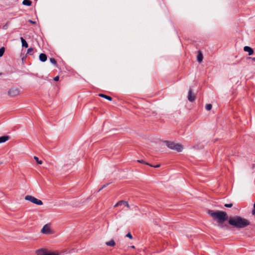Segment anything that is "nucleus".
Instances as JSON below:
<instances>
[{
  "instance_id": "f257e3e1",
  "label": "nucleus",
  "mask_w": 255,
  "mask_h": 255,
  "mask_svg": "<svg viewBox=\"0 0 255 255\" xmlns=\"http://www.w3.org/2000/svg\"><path fill=\"white\" fill-rule=\"evenodd\" d=\"M208 213L215 221H216L219 223L218 226L221 228H227V225L223 224L228 218V215L225 212L209 210L208 211Z\"/></svg>"
},
{
  "instance_id": "f03ea898",
  "label": "nucleus",
  "mask_w": 255,
  "mask_h": 255,
  "mask_svg": "<svg viewBox=\"0 0 255 255\" xmlns=\"http://www.w3.org/2000/svg\"><path fill=\"white\" fill-rule=\"evenodd\" d=\"M228 222L230 225L237 228H244L250 225L248 220L239 216L231 217Z\"/></svg>"
},
{
  "instance_id": "7ed1b4c3",
  "label": "nucleus",
  "mask_w": 255,
  "mask_h": 255,
  "mask_svg": "<svg viewBox=\"0 0 255 255\" xmlns=\"http://www.w3.org/2000/svg\"><path fill=\"white\" fill-rule=\"evenodd\" d=\"M164 143L166 146L170 149L180 152L182 150V146L181 144L176 143L173 141H165Z\"/></svg>"
},
{
  "instance_id": "20e7f679",
  "label": "nucleus",
  "mask_w": 255,
  "mask_h": 255,
  "mask_svg": "<svg viewBox=\"0 0 255 255\" xmlns=\"http://www.w3.org/2000/svg\"><path fill=\"white\" fill-rule=\"evenodd\" d=\"M25 200L29 201L35 204L38 205H43V202L40 200H39L34 197L31 195H26L24 198Z\"/></svg>"
},
{
  "instance_id": "39448f33",
  "label": "nucleus",
  "mask_w": 255,
  "mask_h": 255,
  "mask_svg": "<svg viewBox=\"0 0 255 255\" xmlns=\"http://www.w3.org/2000/svg\"><path fill=\"white\" fill-rule=\"evenodd\" d=\"M20 91L18 88L15 87L11 88L7 92L8 96L11 97H14L18 95Z\"/></svg>"
},
{
  "instance_id": "423d86ee",
  "label": "nucleus",
  "mask_w": 255,
  "mask_h": 255,
  "mask_svg": "<svg viewBox=\"0 0 255 255\" xmlns=\"http://www.w3.org/2000/svg\"><path fill=\"white\" fill-rule=\"evenodd\" d=\"M122 205L125 206L128 208H130V206L128 204V203L127 201H125L124 200H121V201H119L118 203H117L115 205L114 207H116L122 206Z\"/></svg>"
},
{
  "instance_id": "0eeeda50",
  "label": "nucleus",
  "mask_w": 255,
  "mask_h": 255,
  "mask_svg": "<svg viewBox=\"0 0 255 255\" xmlns=\"http://www.w3.org/2000/svg\"><path fill=\"white\" fill-rule=\"evenodd\" d=\"M188 99L190 102H193L195 99V96L192 93L191 89H190L188 91Z\"/></svg>"
},
{
  "instance_id": "6e6552de",
  "label": "nucleus",
  "mask_w": 255,
  "mask_h": 255,
  "mask_svg": "<svg viewBox=\"0 0 255 255\" xmlns=\"http://www.w3.org/2000/svg\"><path fill=\"white\" fill-rule=\"evenodd\" d=\"M50 232V229L47 225H45L43 226L41 229V232L45 234H49Z\"/></svg>"
},
{
  "instance_id": "1a4fd4ad",
  "label": "nucleus",
  "mask_w": 255,
  "mask_h": 255,
  "mask_svg": "<svg viewBox=\"0 0 255 255\" xmlns=\"http://www.w3.org/2000/svg\"><path fill=\"white\" fill-rule=\"evenodd\" d=\"M244 50L246 52H248L249 53V55H251L254 53L253 49L249 46H246L244 47Z\"/></svg>"
},
{
  "instance_id": "9d476101",
  "label": "nucleus",
  "mask_w": 255,
  "mask_h": 255,
  "mask_svg": "<svg viewBox=\"0 0 255 255\" xmlns=\"http://www.w3.org/2000/svg\"><path fill=\"white\" fill-rule=\"evenodd\" d=\"M37 255H47L48 253L45 250L39 249L36 251Z\"/></svg>"
},
{
  "instance_id": "9b49d317",
  "label": "nucleus",
  "mask_w": 255,
  "mask_h": 255,
  "mask_svg": "<svg viewBox=\"0 0 255 255\" xmlns=\"http://www.w3.org/2000/svg\"><path fill=\"white\" fill-rule=\"evenodd\" d=\"M9 136L8 135H4L0 137V143L4 142L9 139Z\"/></svg>"
},
{
  "instance_id": "f8f14e48",
  "label": "nucleus",
  "mask_w": 255,
  "mask_h": 255,
  "mask_svg": "<svg viewBox=\"0 0 255 255\" xmlns=\"http://www.w3.org/2000/svg\"><path fill=\"white\" fill-rule=\"evenodd\" d=\"M39 59L41 62H45L47 60V56L45 54L41 53L39 55Z\"/></svg>"
},
{
  "instance_id": "ddd939ff",
  "label": "nucleus",
  "mask_w": 255,
  "mask_h": 255,
  "mask_svg": "<svg viewBox=\"0 0 255 255\" xmlns=\"http://www.w3.org/2000/svg\"><path fill=\"white\" fill-rule=\"evenodd\" d=\"M203 56L202 52L201 51H199L198 55H197V61L199 63H201L203 61Z\"/></svg>"
},
{
  "instance_id": "4468645a",
  "label": "nucleus",
  "mask_w": 255,
  "mask_h": 255,
  "mask_svg": "<svg viewBox=\"0 0 255 255\" xmlns=\"http://www.w3.org/2000/svg\"><path fill=\"white\" fill-rule=\"evenodd\" d=\"M20 40H21V41L22 46L23 47H25V48L28 47V45L27 42L26 41V40L23 38H22V37L20 38Z\"/></svg>"
},
{
  "instance_id": "2eb2a0df",
  "label": "nucleus",
  "mask_w": 255,
  "mask_h": 255,
  "mask_svg": "<svg viewBox=\"0 0 255 255\" xmlns=\"http://www.w3.org/2000/svg\"><path fill=\"white\" fill-rule=\"evenodd\" d=\"M99 96L100 97H101L105 98V99H107L108 100H109V101H112V98L111 97H110V96H108V95H104L103 94H100L99 95Z\"/></svg>"
},
{
  "instance_id": "dca6fc26",
  "label": "nucleus",
  "mask_w": 255,
  "mask_h": 255,
  "mask_svg": "<svg viewBox=\"0 0 255 255\" xmlns=\"http://www.w3.org/2000/svg\"><path fill=\"white\" fill-rule=\"evenodd\" d=\"M106 244L108 246L113 247L116 244L114 240H111L110 241L106 242Z\"/></svg>"
},
{
  "instance_id": "f3484780",
  "label": "nucleus",
  "mask_w": 255,
  "mask_h": 255,
  "mask_svg": "<svg viewBox=\"0 0 255 255\" xmlns=\"http://www.w3.org/2000/svg\"><path fill=\"white\" fill-rule=\"evenodd\" d=\"M22 4L23 5H27V6H30L31 4V1L29 0H24L22 1Z\"/></svg>"
},
{
  "instance_id": "a211bd4d",
  "label": "nucleus",
  "mask_w": 255,
  "mask_h": 255,
  "mask_svg": "<svg viewBox=\"0 0 255 255\" xmlns=\"http://www.w3.org/2000/svg\"><path fill=\"white\" fill-rule=\"evenodd\" d=\"M137 162H139V163H140L145 164L149 165L150 166H152V165H151V164H149V163H148L147 162H146L143 160H138Z\"/></svg>"
},
{
  "instance_id": "6ab92c4d",
  "label": "nucleus",
  "mask_w": 255,
  "mask_h": 255,
  "mask_svg": "<svg viewBox=\"0 0 255 255\" xmlns=\"http://www.w3.org/2000/svg\"><path fill=\"white\" fill-rule=\"evenodd\" d=\"M212 108V105L210 104H207L205 106V109L207 111H210Z\"/></svg>"
},
{
  "instance_id": "aec40b11",
  "label": "nucleus",
  "mask_w": 255,
  "mask_h": 255,
  "mask_svg": "<svg viewBox=\"0 0 255 255\" xmlns=\"http://www.w3.org/2000/svg\"><path fill=\"white\" fill-rule=\"evenodd\" d=\"M34 159L36 160V162L38 164H41L42 163V161L39 160L37 156H34Z\"/></svg>"
},
{
  "instance_id": "412c9836",
  "label": "nucleus",
  "mask_w": 255,
  "mask_h": 255,
  "mask_svg": "<svg viewBox=\"0 0 255 255\" xmlns=\"http://www.w3.org/2000/svg\"><path fill=\"white\" fill-rule=\"evenodd\" d=\"M4 51H5V49L4 47H2L0 48V57H1L3 55Z\"/></svg>"
},
{
  "instance_id": "4be33fe9",
  "label": "nucleus",
  "mask_w": 255,
  "mask_h": 255,
  "mask_svg": "<svg viewBox=\"0 0 255 255\" xmlns=\"http://www.w3.org/2000/svg\"><path fill=\"white\" fill-rule=\"evenodd\" d=\"M50 61L51 63L53 64H56V61L54 58H50Z\"/></svg>"
},
{
  "instance_id": "5701e85b",
  "label": "nucleus",
  "mask_w": 255,
  "mask_h": 255,
  "mask_svg": "<svg viewBox=\"0 0 255 255\" xmlns=\"http://www.w3.org/2000/svg\"><path fill=\"white\" fill-rule=\"evenodd\" d=\"M33 49L32 48H28L27 50V53L31 55L32 54L31 52L33 51Z\"/></svg>"
},
{
  "instance_id": "b1692460",
  "label": "nucleus",
  "mask_w": 255,
  "mask_h": 255,
  "mask_svg": "<svg viewBox=\"0 0 255 255\" xmlns=\"http://www.w3.org/2000/svg\"><path fill=\"white\" fill-rule=\"evenodd\" d=\"M225 206L227 208H231L233 206V204H232V203L226 204H225Z\"/></svg>"
},
{
  "instance_id": "393cba45",
  "label": "nucleus",
  "mask_w": 255,
  "mask_h": 255,
  "mask_svg": "<svg viewBox=\"0 0 255 255\" xmlns=\"http://www.w3.org/2000/svg\"><path fill=\"white\" fill-rule=\"evenodd\" d=\"M126 237H128V238H130L131 239L132 238V235L130 233H128L126 235Z\"/></svg>"
},
{
  "instance_id": "a878e982",
  "label": "nucleus",
  "mask_w": 255,
  "mask_h": 255,
  "mask_svg": "<svg viewBox=\"0 0 255 255\" xmlns=\"http://www.w3.org/2000/svg\"><path fill=\"white\" fill-rule=\"evenodd\" d=\"M252 213L253 215H254L255 216V203H254V209L252 212Z\"/></svg>"
},
{
  "instance_id": "bb28decb",
  "label": "nucleus",
  "mask_w": 255,
  "mask_h": 255,
  "mask_svg": "<svg viewBox=\"0 0 255 255\" xmlns=\"http://www.w3.org/2000/svg\"><path fill=\"white\" fill-rule=\"evenodd\" d=\"M47 255H59L58 253H48Z\"/></svg>"
},
{
  "instance_id": "cd10ccee",
  "label": "nucleus",
  "mask_w": 255,
  "mask_h": 255,
  "mask_svg": "<svg viewBox=\"0 0 255 255\" xmlns=\"http://www.w3.org/2000/svg\"><path fill=\"white\" fill-rule=\"evenodd\" d=\"M59 77L58 76H57L54 78V80L55 81H57L59 80Z\"/></svg>"
},
{
  "instance_id": "c85d7f7f",
  "label": "nucleus",
  "mask_w": 255,
  "mask_h": 255,
  "mask_svg": "<svg viewBox=\"0 0 255 255\" xmlns=\"http://www.w3.org/2000/svg\"><path fill=\"white\" fill-rule=\"evenodd\" d=\"M28 22L31 24H35L36 23L35 21H32V20H30V19L28 20Z\"/></svg>"
},
{
  "instance_id": "c756f323",
  "label": "nucleus",
  "mask_w": 255,
  "mask_h": 255,
  "mask_svg": "<svg viewBox=\"0 0 255 255\" xmlns=\"http://www.w3.org/2000/svg\"><path fill=\"white\" fill-rule=\"evenodd\" d=\"M160 164H157L156 165H152V167H155V168H157V167H160Z\"/></svg>"
},
{
  "instance_id": "7c9ffc66",
  "label": "nucleus",
  "mask_w": 255,
  "mask_h": 255,
  "mask_svg": "<svg viewBox=\"0 0 255 255\" xmlns=\"http://www.w3.org/2000/svg\"><path fill=\"white\" fill-rule=\"evenodd\" d=\"M107 185H108V184L103 185V186H102V187H101V188L99 190L98 192H99V191H100V190H102L103 188H104V187H106Z\"/></svg>"
},
{
  "instance_id": "2f4dec72",
  "label": "nucleus",
  "mask_w": 255,
  "mask_h": 255,
  "mask_svg": "<svg viewBox=\"0 0 255 255\" xmlns=\"http://www.w3.org/2000/svg\"><path fill=\"white\" fill-rule=\"evenodd\" d=\"M249 58H250V59L251 58L252 59V60L253 61H255V57H253V58L249 57Z\"/></svg>"
},
{
  "instance_id": "473e14b6",
  "label": "nucleus",
  "mask_w": 255,
  "mask_h": 255,
  "mask_svg": "<svg viewBox=\"0 0 255 255\" xmlns=\"http://www.w3.org/2000/svg\"><path fill=\"white\" fill-rule=\"evenodd\" d=\"M131 248H134V246H133L131 247Z\"/></svg>"
}]
</instances>
